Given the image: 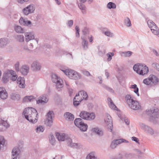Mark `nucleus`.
<instances>
[{"instance_id": "52", "label": "nucleus", "mask_w": 159, "mask_h": 159, "mask_svg": "<svg viewBox=\"0 0 159 159\" xmlns=\"http://www.w3.org/2000/svg\"><path fill=\"white\" fill-rule=\"evenodd\" d=\"M147 24L150 28L153 26L156 25L154 22L151 20H148L147 21Z\"/></svg>"}, {"instance_id": "35", "label": "nucleus", "mask_w": 159, "mask_h": 159, "mask_svg": "<svg viewBox=\"0 0 159 159\" xmlns=\"http://www.w3.org/2000/svg\"><path fill=\"white\" fill-rule=\"evenodd\" d=\"M107 7L109 9H114L116 8V6L115 3L113 2H110L107 3Z\"/></svg>"}, {"instance_id": "32", "label": "nucleus", "mask_w": 159, "mask_h": 159, "mask_svg": "<svg viewBox=\"0 0 159 159\" xmlns=\"http://www.w3.org/2000/svg\"><path fill=\"white\" fill-rule=\"evenodd\" d=\"M124 25L127 27H130L132 25L130 19L128 17L125 19L124 22Z\"/></svg>"}, {"instance_id": "2", "label": "nucleus", "mask_w": 159, "mask_h": 159, "mask_svg": "<svg viewBox=\"0 0 159 159\" xmlns=\"http://www.w3.org/2000/svg\"><path fill=\"white\" fill-rule=\"evenodd\" d=\"M13 81H15L18 78V76L16 74V72L13 70H7L4 72L2 79L3 83H6L9 81V78Z\"/></svg>"}, {"instance_id": "55", "label": "nucleus", "mask_w": 159, "mask_h": 159, "mask_svg": "<svg viewBox=\"0 0 159 159\" xmlns=\"http://www.w3.org/2000/svg\"><path fill=\"white\" fill-rule=\"evenodd\" d=\"M73 24V21L72 20H68L66 23V25L68 27L70 28L71 27Z\"/></svg>"}, {"instance_id": "24", "label": "nucleus", "mask_w": 159, "mask_h": 159, "mask_svg": "<svg viewBox=\"0 0 159 159\" xmlns=\"http://www.w3.org/2000/svg\"><path fill=\"white\" fill-rule=\"evenodd\" d=\"M68 140L67 141L68 146L73 148H76L77 147L78 144L77 143L72 142V139L70 138H67Z\"/></svg>"}, {"instance_id": "51", "label": "nucleus", "mask_w": 159, "mask_h": 159, "mask_svg": "<svg viewBox=\"0 0 159 159\" xmlns=\"http://www.w3.org/2000/svg\"><path fill=\"white\" fill-rule=\"evenodd\" d=\"M8 43V40H0V47H4L7 45Z\"/></svg>"}, {"instance_id": "5", "label": "nucleus", "mask_w": 159, "mask_h": 159, "mask_svg": "<svg viewBox=\"0 0 159 159\" xmlns=\"http://www.w3.org/2000/svg\"><path fill=\"white\" fill-rule=\"evenodd\" d=\"M52 80L53 82L56 84V88L58 91H60L61 89L63 86V80L59 78L55 74H52Z\"/></svg>"}, {"instance_id": "49", "label": "nucleus", "mask_w": 159, "mask_h": 159, "mask_svg": "<svg viewBox=\"0 0 159 159\" xmlns=\"http://www.w3.org/2000/svg\"><path fill=\"white\" fill-rule=\"evenodd\" d=\"M114 52H109L107 54V56L108 57L107 61H110L112 59V57L114 55Z\"/></svg>"}, {"instance_id": "11", "label": "nucleus", "mask_w": 159, "mask_h": 159, "mask_svg": "<svg viewBox=\"0 0 159 159\" xmlns=\"http://www.w3.org/2000/svg\"><path fill=\"white\" fill-rule=\"evenodd\" d=\"M147 114L154 118L159 117V110L157 108H154L147 111Z\"/></svg>"}, {"instance_id": "58", "label": "nucleus", "mask_w": 159, "mask_h": 159, "mask_svg": "<svg viewBox=\"0 0 159 159\" xmlns=\"http://www.w3.org/2000/svg\"><path fill=\"white\" fill-rule=\"evenodd\" d=\"M33 44L34 43L33 42L29 43L28 46H27V48L30 50L32 49L33 48Z\"/></svg>"}, {"instance_id": "36", "label": "nucleus", "mask_w": 159, "mask_h": 159, "mask_svg": "<svg viewBox=\"0 0 159 159\" xmlns=\"http://www.w3.org/2000/svg\"><path fill=\"white\" fill-rule=\"evenodd\" d=\"M86 159H99L95 156L93 152H91L88 154L86 157Z\"/></svg>"}, {"instance_id": "53", "label": "nucleus", "mask_w": 159, "mask_h": 159, "mask_svg": "<svg viewBox=\"0 0 159 159\" xmlns=\"http://www.w3.org/2000/svg\"><path fill=\"white\" fill-rule=\"evenodd\" d=\"M77 96H75L74 98L73 103L75 106H78L79 105L80 102L82 100H76V97Z\"/></svg>"}, {"instance_id": "4", "label": "nucleus", "mask_w": 159, "mask_h": 159, "mask_svg": "<svg viewBox=\"0 0 159 159\" xmlns=\"http://www.w3.org/2000/svg\"><path fill=\"white\" fill-rule=\"evenodd\" d=\"M143 82L146 84L154 86L158 84L159 80L155 75H151L148 78L144 79Z\"/></svg>"}, {"instance_id": "63", "label": "nucleus", "mask_w": 159, "mask_h": 159, "mask_svg": "<svg viewBox=\"0 0 159 159\" xmlns=\"http://www.w3.org/2000/svg\"><path fill=\"white\" fill-rule=\"evenodd\" d=\"M153 65L156 68V69L159 71V64L157 63H154Z\"/></svg>"}, {"instance_id": "54", "label": "nucleus", "mask_w": 159, "mask_h": 159, "mask_svg": "<svg viewBox=\"0 0 159 159\" xmlns=\"http://www.w3.org/2000/svg\"><path fill=\"white\" fill-rule=\"evenodd\" d=\"M105 49L103 48V50H101L100 49H99L98 54L100 56H102L105 53Z\"/></svg>"}, {"instance_id": "40", "label": "nucleus", "mask_w": 159, "mask_h": 159, "mask_svg": "<svg viewBox=\"0 0 159 159\" xmlns=\"http://www.w3.org/2000/svg\"><path fill=\"white\" fill-rule=\"evenodd\" d=\"M132 52L130 51L122 52L121 53V55L122 57H129L132 54Z\"/></svg>"}, {"instance_id": "3", "label": "nucleus", "mask_w": 159, "mask_h": 159, "mask_svg": "<svg viewBox=\"0 0 159 159\" xmlns=\"http://www.w3.org/2000/svg\"><path fill=\"white\" fill-rule=\"evenodd\" d=\"M133 69L136 73L140 75H144L148 72V67L144 64L137 63L133 66Z\"/></svg>"}, {"instance_id": "44", "label": "nucleus", "mask_w": 159, "mask_h": 159, "mask_svg": "<svg viewBox=\"0 0 159 159\" xmlns=\"http://www.w3.org/2000/svg\"><path fill=\"white\" fill-rule=\"evenodd\" d=\"M103 33L104 34L106 35L109 37H112L114 36V34L109 30L105 31H103Z\"/></svg>"}, {"instance_id": "14", "label": "nucleus", "mask_w": 159, "mask_h": 159, "mask_svg": "<svg viewBox=\"0 0 159 159\" xmlns=\"http://www.w3.org/2000/svg\"><path fill=\"white\" fill-rule=\"evenodd\" d=\"M48 101V98L47 94H44L41 95L39 98L38 99L36 100L37 104H44L47 103Z\"/></svg>"}, {"instance_id": "29", "label": "nucleus", "mask_w": 159, "mask_h": 159, "mask_svg": "<svg viewBox=\"0 0 159 159\" xmlns=\"http://www.w3.org/2000/svg\"><path fill=\"white\" fill-rule=\"evenodd\" d=\"M107 100L108 101L109 105L110 107L112 109L116 110V109H117V108L113 103L111 99L110 98H108Z\"/></svg>"}, {"instance_id": "42", "label": "nucleus", "mask_w": 159, "mask_h": 159, "mask_svg": "<svg viewBox=\"0 0 159 159\" xmlns=\"http://www.w3.org/2000/svg\"><path fill=\"white\" fill-rule=\"evenodd\" d=\"M88 115V116L87 117V120H93L95 117V116L94 113H89V115Z\"/></svg>"}, {"instance_id": "57", "label": "nucleus", "mask_w": 159, "mask_h": 159, "mask_svg": "<svg viewBox=\"0 0 159 159\" xmlns=\"http://www.w3.org/2000/svg\"><path fill=\"white\" fill-rule=\"evenodd\" d=\"M103 87L110 92H114V90H113V89L109 87H108L106 85H104Z\"/></svg>"}, {"instance_id": "22", "label": "nucleus", "mask_w": 159, "mask_h": 159, "mask_svg": "<svg viewBox=\"0 0 159 159\" xmlns=\"http://www.w3.org/2000/svg\"><path fill=\"white\" fill-rule=\"evenodd\" d=\"M64 116L66 120L68 121H72L74 119V115L69 112L65 113Z\"/></svg>"}, {"instance_id": "41", "label": "nucleus", "mask_w": 159, "mask_h": 159, "mask_svg": "<svg viewBox=\"0 0 159 159\" xmlns=\"http://www.w3.org/2000/svg\"><path fill=\"white\" fill-rule=\"evenodd\" d=\"M5 140L3 137L0 136V150L3 147L5 143Z\"/></svg>"}, {"instance_id": "33", "label": "nucleus", "mask_w": 159, "mask_h": 159, "mask_svg": "<svg viewBox=\"0 0 159 159\" xmlns=\"http://www.w3.org/2000/svg\"><path fill=\"white\" fill-rule=\"evenodd\" d=\"M134 155L132 153H126L124 154L123 157L125 159H131L134 157Z\"/></svg>"}, {"instance_id": "19", "label": "nucleus", "mask_w": 159, "mask_h": 159, "mask_svg": "<svg viewBox=\"0 0 159 159\" xmlns=\"http://www.w3.org/2000/svg\"><path fill=\"white\" fill-rule=\"evenodd\" d=\"M31 67L34 71H39L41 69V65L37 61H34L31 65Z\"/></svg>"}, {"instance_id": "20", "label": "nucleus", "mask_w": 159, "mask_h": 159, "mask_svg": "<svg viewBox=\"0 0 159 159\" xmlns=\"http://www.w3.org/2000/svg\"><path fill=\"white\" fill-rule=\"evenodd\" d=\"M17 83L19 84V86L20 88H24L25 87V80L24 78L20 76L17 78Z\"/></svg>"}, {"instance_id": "10", "label": "nucleus", "mask_w": 159, "mask_h": 159, "mask_svg": "<svg viewBox=\"0 0 159 159\" xmlns=\"http://www.w3.org/2000/svg\"><path fill=\"white\" fill-rule=\"evenodd\" d=\"M106 118L105 120L107 125V128L109 129L110 132H111L113 128L112 121V118L108 114L106 115Z\"/></svg>"}, {"instance_id": "15", "label": "nucleus", "mask_w": 159, "mask_h": 159, "mask_svg": "<svg viewBox=\"0 0 159 159\" xmlns=\"http://www.w3.org/2000/svg\"><path fill=\"white\" fill-rule=\"evenodd\" d=\"M56 136L59 141H61L66 140L67 142L68 140L67 138H70L67 135L64 133H56Z\"/></svg>"}, {"instance_id": "26", "label": "nucleus", "mask_w": 159, "mask_h": 159, "mask_svg": "<svg viewBox=\"0 0 159 159\" xmlns=\"http://www.w3.org/2000/svg\"><path fill=\"white\" fill-rule=\"evenodd\" d=\"M20 152V150L19 148H15L12 151V155L13 157H17Z\"/></svg>"}, {"instance_id": "23", "label": "nucleus", "mask_w": 159, "mask_h": 159, "mask_svg": "<svg viewBox=\"0 0 159 159\" xmlns=\"http://www.w3.org/2000/svg\"><path fill=\"white\" fill-rule=\"evenodd\" d=\"M24 35L25 40H34L35 39L34 34L33 32H25Z\"/></svg>"}, {"instance_id": "25", "label": "nucleus", "mask_w": 159, "mask_h": 159, "mask_svg": "<svg viewBox=\"0 0 159 159\" xmlns=\"http://www.w3.org/2000/svg\"><path fill=\"white\" fill-rule=\"evenodd\" d=\"M152 32L155 35H158L159 34V30L158 28L156 25L150 28Z\"/></svg>"}, {"instance_id": "27", "label": "nucleus", "mask_w": 159, "mask_h": 159, "mask_svg": "<svg viewBox=\"0 0 159 159\" xmlns=\"http://www.w3.org/2000/svg\"><path fill=\"white\" fill-rule=\"evenodd\" d=\"M93 132H94L99 136H102L103 134V132L101 130L99 129L98 128L96 127L92 129Z\"/></svg>"}, {"instance_id": "7", "label": "nucleus", "mask_w": 159, "mask_h": 159, "mask_svg": "<svg viewBox=\"0 0 159 159\" xmlns=\"http://www.w3.org/2000/svg\"><path fill=\"white\" fill-rule=\"evenodd\" d=\"M47 118L44 121L45 124L48 126L51 127L52 125V118L54 117V114L52 111H49L47 114Z\"/></svg>"}, {"instance_id": "48", "label": "nucleus", "mask_w": 159, "mask_h": 159, "mask_svg": "<svg viewBox=\"0 0 159 159\" xmlns=\"http://www.w3.org/2000/svg\"><path fill=\"white\" fill-rule=\"evenodd\" d=\"M88 40H83L82 43V45L85 49H86L88 48Z\"/></svg>"}, {"instance_id": "8", "label": "nucleus", "mask_w": 159, "mask_h": 159, "mask_svg": "<svg viewBox=\"0 0 159 159\" xmlns=\"http://www.w3.org/2000/svg\"><path fill=\"white\" fill-rule=\"evenodd\" d=\"M139 126L142 129L145 133L151 135H153L154 133L153 129L151 127L143 123H140Z\"/></svg>"}, {"instance_id": "50", "label": "nucleus", "mask_w": 159, "mask_h": 159, "mask_svg": "<svg viewBox=\"0 0 159 159\" xmlns=\"http://www.w3.org/2000/svg\"><path fill=\"white\" fill-rule=\"evenodd\" d=\"M7 93L6 90L4 92L1 93V94L0 95V98L3 99H6L7 98Z\"/></svg>"}, {"instance_id": "46", "label": "nucleus", "mask_w": 159, "mask_h": 159, "mask_svg": "<svg viewBox=\"0 0 159 159\" xmlns=\"http://www.w3.org/2000/svg\"><path fill=\"white\" fill-rule=\"evenodd\" d=\"M125 98L128 104L131 101H132V100H133L131 98V95L129 94H127L126 95Z\"/></svg>"}, {"instance_id": "28", "label": "nucleus", "mask_w": 159, "mask_h": 159, "mask_svg": "<svg viewBox=\"0 0 159 159\" xmlns=\"http://www.w3.org/2000/svg\"><path fill=\"white\" fill-rule=\"evenodd\" d=\"M114 140L116 143V146L118 144H120L122 143H129V142L127 140L123 139H115Z\"/></svg>"}, {"instance_id": "34", "label": "nucleus", "mask_w": 159, "mask_h": 159, "mask_svg": "<svg viewBox=\"0 0 159 159\" xmlns=\"http://www.w3.org/2000/svg\"><path fill=\"white\" fill-rule=\"evenodd\" d=\"M14 29L15 31L18 33H23L24 32L23 29L20 26L17 25L15 26Z\"/></svg>"}, {"instance_id": "56", "label": "nucleus", "mask_w": 159, "mask_h": 159, "mask_svg": "<svg viewBox=\"0 0 159 159\" xmlns=\"http://www.w3.org/2000/svg\"><path fill=\"white\" fill-rule=\"evenodd\" d=\"M110 147L112 149H114L116 147V145L115 143L114 140H113L111 143Z\"/></svg>"}, {"instance_id": "59", "label": "nucleus", "mask_w": 159, "mask_h": 159, "mask_svg": "<svg viewBox=\"0 0 159 159\" xmlns=\"http://www.w3.org/2000/svg\"><path fill=\"white\" fill-rule=\"evenodd\" d=\"M123 157L121 154H119L118 156L114 157L112 158V159H122Z\"/></svg>"}, {"instance_id": "38", "label": "nucleus", "mask_w": 159, "mask_h": 159, "mask_svg": "<svg viewBox=\"0 0 159 159\" xmlns=\"http://www.w3.org/2000/svg\"><path fill=\"white\" fill-rule=\"evenodd\" d=\"M78 7L81 10L82 13L85 14L86 12V7L84 4L82 3H80L78 4Z\"/></svg>"}, {"instance_id": "13", "label": "nucleus", "mask_w": 159, "mask_h": 159, "mask_svg": "<svg viewBox=\"0 0 159 159\" xmlns=\"http://www.w3.org/2000/svg\"><path fill=\"white\" fill-rule=\"evenodd\" d=\"M129 107L133 110H137L141 108V106L137 101L133 100L128 104Z\"/></svg>"}, {"instance_id": "60", "label": "nucleus", "mask_w": 159, "mask_h": 159, "mask_svg": "<svg viewBox=\"0 0 159 159\" xmlns=\"http://www.w3.org/2000/svg\"><path fill=\"white\" fill-rule=\"evenodd\" d=\"M131 139L132 140L135 141L136 143H137L138 144L139 143V140L138 139V138L135 137H132L131 138Z\"/></svg>"}, {"instance_id": "9", "label": "nucleus", "mask_w": 159, "mask_h": 159, "mask_svg": "<svg viewBox=\"0 0 159 159\" xmlns=\"http://www.w3.org/2000/svg\"><path fill=\"white\" fill-rule=\"evenodd\" d=\"M66 75L70 79L75 80L79 79L81 77L80 75L78 72L70 69Z\"/></svg>"}, {"instance_id": "21", "label": "nucleus", "mask_w": 159, "mask_h": 159, "mask_svg": "<svg viewBox=\"0 0 159 159\" xmlns=\"http://www.w3.org/2000/svg\"><path fill=\"white\" fill-rule=\"evenodd\" d=\"M30 68L27 65H24L21 68L20 71L21 73L24 75H27L29 71Z\"/></svg>"}, {"instance_id": "45", "label": "nucleus", "mask_w": 159, "mask_h": 159, "mask_svg": "<svg viewBox=\"0 0 159 159\" xmlns=\"http://www.w3.org/2000/svg\"><path fill=\"white\" fill-rule=\"evenodd\" d=\"M60 69L66 75L68 74V72L70 70L67 69V67L65 66H61Z\"/></svg>"}, {"instance_id": "17", "label": "nucleus", "mask_w": 159, "mask_h": 159, "mask_svg": "<svg viewBox=\"0 0 159 159\" xmlns=\"http://www.w3.org/2000/svg\"><path fill=\"white\" fill-rule=\"evenodd\" d=\"M82 35L81 36V39L82 40H85L88 38H90V36H88L89 34V28L87 27H84L82 30Z\"/></svg>"}, {"instance_id": "6", "label": "nucleus", "mask_w": 159, "mask_h": 159, "mask_svg": "<svg viewBox=\"0 0 159 159\" xmlns=\"http://www.w3.org/2000/svg\"><path fill=\"white\" fill-rule=\"evenodd\" d=\"M74 123L75 125L79 128L81 131H86L88 125L84 123L82 119L80 118L76 119L74 121Z\"/></svg>"}, {"instance_id": "16", "label": "nucleus", "mask_w": 159, "mask_h": 159, "mask_svg": "<svg viewBox=\"0 0 159 159\" xmlns=\"http://www.w3.org/2000/svg\"><path fill=\"white\" fill-rule=\"evenodd\" d=\"M19 23L21 25L29 27H31L32 26V23L30 21L28 20L27 19L24 18L22 17H21L20 19Z\"/></svg>"}, {"instance_id": "62", "label": "nucleus", "mask_w": 159, "mask_h": 159, "mask_svg": "<svg viewBox=\"0 0 159 159\" xmlns=\"http://www.w3.org/2000/svg\"><path fill=\"white\" fill-rule=\"evenodd\" d=\"M15 67L16 70L17 71H19L20 70L19 67V63L17 62L15 64Z\"/></svg>"}, {"instance_id": "30", "label": "nucleus", "mask_w": 159, "mask_h": 159, "mask_svg": "<svg viewBox=\"0 0 159 159\" xmlns=\"http://www.w3.org/2000/svg\"><path fill=\"white\" fill-rule=\"evenodd\" d=\"M88 115H89L88 112L83 111L80 112V116L81 118L87 120V117L88 116Z\"/></svg>"}, {"instance_id": "1", "label": "nucleus", "mask_w": 159, "mask_h": 159, "mask_svg": "<svg viewBox=\"0 0 159 159\" xmlns=\"http://www.w3.org/2000/svg\"><path fill=\"white\" fill-rule=\"evenodd\" d=\"M25 118L31 123H36L38 120V114L36 110L32 107L27 108L23 112Z\"/></svg>"}, {"instance_id": "31", "label": "nucleus", "mask_w": 159, "mask_h": 159, "mask_svg": "<svg viewBox=\"0 0 159 159\" xmlns=\"http://www.w3.org/2000/svg\"><path fill=\"white\" fill-rule=\"evenodd\" d=\"M35 98L33 96H26L24 98L23 101L25 102H31L33 101Z\"/></svg>"}, {"instance_id": "12", "label": "nucleus", "mask_w": 159, "mask_h": 159, "mask_svg": "<svg viewBox=\"0 0 159 159\" xmlns=\"http://www.w3.org/2000/svg\"><path fill=\"white\" fill-rule=\"evenodd\" d=\"M35 7L33 4H30L24 8L23 12L24 15L26 16L34 12Z\"/></svg>"}, {"instance_id": "43", "label": "nucleus", "mask_w": 159, "mask_h": 159, "mask_svg": "<svg viewBox=\"0 0 159 159\" xmlns=\"http://www.w3.org/2000/svg\"><path fill=\"white\" fill-rule=\"evenodd\" d=\"M49 140L50 143L52 145H54L55 143V139L53 135L51 134L49 136Z\"/></svg>"}, {"instance_id": "47", "label": "nucleus", "mask_w": 159, "mask_h": 159, "mask_svg": "<svg viewBox=\"0 0 159 159\" xmlns=\"http://www.w3.org/2000/svg\"><path fill=\"white\" fill-rule=\"evenodd\" d=\"M35 130L37 133L42 132L44 131V129L42 126L39 125L36 128Z\"/></svg>"}, {"instance_id": "61", "label": "nucleus", "mask_w": 159, "mask_h": 159, "mask_svg": "<svg viewBox=\"0 0 159 159\" xmlns=\"http://www.w3.org/2000/svg\"><path fill=\"white\" fill-rule=\"evenodd\" d=\"M83 73L86 76H88L91 75L89 72L87 70H83L82 71Z\"/></svg>"}, {"instance_id": "37", "label": "nucleus", "mask_w": 159, "mask_h": 159, "mask_svg": "<svg viewBox=\"0 0 159 159\" xmlns=\"http://www.w3.org/2000/svg\"><path fill=\"white\" fill-rule=\"evenodd\" d=\"M79 93L80 96L83 98V99H87L88 98V95L86 92L84 91H80Z\"/></svg>"}, {"instance_id": "64", "label": "nucleus", "mask_w": 159, "mask_h": 159, "mask_svg": "<svg viewBox=\"0 0 159 159\" xmlns=\"http://www.w3.org/2000/svg\"><path fill=\"white\" fill-rule=\"evenodd\" d=\"M5 91H6V90L4 88L2 87H0V95L4 92Z\"/></svg>"}, {"instance_id": "39", "label": "nucleus", "mask_w": 159, "mask_h": 159, "mask_svg": "<svg viewBox=\"0 0 159 159\" xmlns=\"http://www.w3.org/2000/svg\"><path fill=\"white\" fill-rule=\"evenodd\" d=\"M11 98L15 100H18L20 99V97L19 94L15 93H12L11 95Z\"/></svg>"}, {"instance_id": "18", "label": "nucleus", "mask_w": 159, "mask_h": 159, "mask_svg": "<svg viewBox=\"0 0 159 159\" xmlns=\"http://www.w3.org/2000/svg\"><path fill=\"white\" fill-rule=\"evenodd\" d=\"M9 126V125L6 121L0 120V132L5 130Z\"/></svg>"}]
</instances>
